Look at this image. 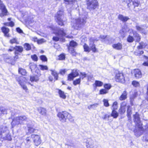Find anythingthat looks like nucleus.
Instances as JSON below:
<instances>
[{
	"mask_svg": "<svg viewBox=\"0 0 148 148\" xmlns=\"http://www.w3.org/2000/svg\"><path fill=\"white\" fill-rule=\"evenodd\" d=\"M90 48H91L93 52H95L96 51L97 49L96 48L95 45L92 46V47Z\"/></svg>",
	"mask_w": 148,
	"mask_h": 148,
	"instance_id": "obj_63",
	"label": "nucleus"
},
{
	"mask_svg": "<svg viewBox=\"0 0 148 148\" xmlns=\"http://www.w3.org/2000/svg\"><path fill=\"white\" fill-rule=\"evenodd\" d=\"M39 66L40 67V69L42 70H47L48 69V68L47 66L40 65Z\"/></svg>",
	"mask_w": 148,
	"mask_h": 148,
	"instance_id": "obj_45",
	"label": "nucleus"
},
{
	"mask_svg": "<svg viewBox=\"0 0 148 148\" xmlns=\"http://www.w3.org/2000/svg\"><path fill=\"white\" fill-rule=\"evenodd\" d=\"M8 24L9 26H10L11 27H12L13 26H14V23L12 21H10V22H9V23H4V25H7V24Z\"/></svg>",
	"mask_w": 148,
	"mask_h": 148,
	"instance_id": "obj_56",
	"label": "nucleus"
},
{
	"mask_svg": "<svg viewBox=\"0 0 148 148\" xmlns=\"http://www.w3.org/2000/svg\"><path fill=\"white\" fill-rule=\"evenodd\" d=\"M36 72L37 73V75L30 77V80L31 82H37L39 80L38 77L40 75V71L39 69H37L36 70Z\"/></svg>",
	"mask_w": 148,
	"mask_h": 148,
	"instance_id": "obj_11",
	"label": "nucleus"
},
{
	"mask_svg": "<svg viewBox=\"0 0 148 148\" xmlns=\"http://www.w3.org/2000/svg\"><path fill=\"white\" fill-rule=\"evenodd\" d=\"M133 73L136 78H140L142 77V74L140 70L138 69H135L133 71Z\"/></svg>",
	"mask_w": 148,
	"mask_h": 148,
	"instance_id": "obj_13",
	"label": "nucleus"
},
{
	"mask_svg": "<svg viewBox=\"0 0 148 148\" xmlns=\"http://www.w3.org/2000/svg\"><path fill=\"white\" fill-rule=\"evenodd\" d=\"M134 121L136 125L139 127L141 126V123L140 115L138 112H136L135 114L133 115Z\"/></svg>",
	"mask_w": 148,
	"mask_h": 148,
	"instance_id": "obj_7",
	"label": "nucleus"
},
{
	"mask_svg": "<svg viewBox=\"0 0 148 148\" xmlns=\"http://www.w3.org/2000/svg\"><path fill=\"white\" fill-rule=\"evenodd\" d=\"M21 124V122L18 117H17L14 118L11 123V125L13 127L14 126L16 125H18L19 124Z\"/></svg>",
	"mask_w": 148,
	"mask_h": 148,
	"instance_id": "obj_14",
	"label": "nucleus"
},
{
	"mask_svg": "<svg viewBox=\"0 0 148 148\" xmlns=\"http://www.w3.org/2000/svg\"><path fill=\"white\" fill-rule=\"evenodd\" d=\"M18 117L21 123L22 121H26L27 119V117L25 116H21Z\"/></svg>",
	"mask_w": 148,
	"mask_h": 148,
	"instance_id": "obj_34",
	"label": "nucleus"
},
{
	"mask_svg": "<svg viewBox=\"0 0 148 148\" xmlns=\"http://www.w3.org/2000/svg\"><path fill=\"white\" fill-rule=\"evenodd\" d=\"M22 88L24 90H25L26 92H27V90H28L27 88V86L26 85L24 84V83L23 82L20 84Z\"/></svg>",
	"mask_w": 148,
	"mask_h": 148,
	"instance_id": "obj_47",
	"label": "nucleus"
},
{
	"mask_svg": "<svg viewBox=\"0 0 148 148\" xmlns=\"http://www.w3.org/2000/svg\"><path fill=\"white\" fill-rule=\"evenodd\" d=\"M146 88L147 92L145 96V100L148 101V84L146 86Z\"/></svg>",
	"mask_w": 148,
	"mask_h": 148,
	"instance_id": "obj_50",
	"label": "nucleus"
},
{
	"mask_svg": "<svg viewBox=\"0 0 148 148\" xmlns=\"http://www.w3.org/2000/svg\"><path fill=\"white\" fill-rule=\"evenodd\" d=\"M29 67L31 69V71L32 72V70H34L36 69H38L37 68V65L33 62L30 63L29 64Z\"/></svg>",
	"mask_w": 148,
	"mask_h": 148,
	"instance_id": "obj_21",
	"label": "nucleus"
},
{
	"mask_svg": "<svg viewBox=\"0 0 148 148\" xmlns=\"http://www.w3.org/2000/svg\"><path fill=\"white\" fill-rule=\"evenodd\" d=\"M58 59L60 60H64L65 58V55L64 54H62L59 56Z\"/></svg>",
	"mask_w": 148,
	"mask_h": 148,
	"instance_id": "obj_38",
	"label": "nucleus"
},
{
	"mask_svg": "<svg viewBox=\"0 0 148 148\" xmlns=\"http://www.w3.org/2000/svg\"><path fill=\"white\" fill-rule=\"evenodd\" d=\"M36 40H37V43L39 44H42L45 42V40L43 38L41 39L40 40H38L37 38H36Z\"/></svg>",
	"mask_w": 148,
	"mask_h": 148,
	"instance_id": "obj_42",
	"label": "nucleus"
},
{
	"mask_svg": "<svg viewBox=\"0 0 148 148\" xmlns=\"http://www.w3.org/2000/svg\"><path fill=\"white\" fill-rule=\"evenodd\" d=\"M87 8L90 10H95L98 6L97 0H86Z\"/></svg>",
	"mask_w": 148,
	"mask_h": 148,
	"instance_id": "obj_4",
	"label": "nucleus"
},
{
	"mask_svg": "<svg viewBox=\"0 0 148 148\" xmlns=\"http://www.w3.org/2000/svg\"><path fill=\"white\" fill-rule=\"evenodd\" d=\"M112 47L114 49L118 50H120L122 49V45L121 43L119 42L117 44H113Z\"/></svg>",
	"mask_w": 148,
	"mask_h": 148,
	"instance_id": "obj_19",
	"label": "nucleus"
},
{
	"mask_svg": "<svg viewBox=\"0 0 148 148\" xmlns=\"http://www.w3.org/2000/svg\"><path fill=\"white\" fill-rule=\"evenodd\" d=\"M23 77L22 76L17 77L16 78V80L18 82L19 84H20L23 83L22 80L23 79Z\"/></svg>",
	"mask_w": 148,
	"mask_h": 148,
	"instance_id": "obj_36",
	"label": "nucleus"
},
{
	"mask_svg": "<svg viewBox=\"0 0 148 148\" xmlns=\"http://www.w3.org/2000/svg\"><path fill=\"white\" fill-rule=\"evenodd\" d=\"M117 103L116 101L114 102L112 106V108L113 109V110H115L117 109Z\"/></svg>",
	"mask_w": 148,
	"mask_h": 148,
	"instance_id": "obj_52",
	"label": "nucleus"
},
{
	"mask_svg": "<svg viewBox=\"0 0 148 148\" xmlns=\"http://www.w3.org/2000/svg\"><path fill=\"white\" fill-rule=\"evenodd\" d=\"M132 84L135 87H138L140 86V84L139 82L136 81H133Z\"/></svg>",
	"mask_w": 148,
	"mask_h": 148,
	"instance_id": "obj_39",
	"label": "nucleus"
},
{
	"mask_svg": "<svg viewBox=\"0 0 148 148\" xmlns=\"http://www.w3.org/2000/svg\"><path fill=\"white\" fill-rule=\"evenodd\" d=\"M87 143L88 144V145H89V148H96L97 147H94V146H92V145H93L92 144V140L90 139H89L87 141Z\"/></svg>",
	"mask_w": 148,
	"mask_h": 148,
	"instance_id": "obj_32",
	"label": "nucleus"
},
{
	"mask_svg": "<svg viewBox=\"0 0 148 148\" xmlns=\"http://www.w3.org/2000/svg\"><path fill=\"white\" fill-rule=\"evenodd\" d=\"M40 59L43 61H47V59L45 55H42L40 57Z\"/></svg>",
	"mask_w": 148,
	"mask_h": 148,
	"instance_id": "obj_49",
	"label": "nucleus"
},
{
	"mask_svg": "<svg viewBox=\"0 0 148 148\" xmlns=\"http://www.w3.org/2000/svg\"><path fill=\"white\" fill-rule=\"evenodd\" d=\"M136 27L137 30L143 32L144 31V29L142 27L138 26H136Z\"/></svg>",
	"mask_w": 148,
	"mask_h": 148,
	"instance_id": "obj_57",
	"label": "nucleus"
},
{
	"mask_svg": "<svg viewBox=\"0 0 148 148\" xmlns=\"http://www.w3.org/2000/svg\"><path fill=\"white\" fill-rule=\"evenodd\" d=\"M115 79L117 82L121 83L125 82V78L123 73L119 72L116 74Z\"/></svg>",
	"mask_w": 148,
	"mask_h": 148,
	"instance_id": "obj_10",
	"label": "nucleus"
},
{
	"mask_svg": "<svg viewBox=\"0 0 148 148\" xmlns=\"http://www.w3.org/2000/svg\"><path fill=\"white\" fill-rule=\"evenodd\" d=\"M125 111V107H120L119 109V112L121 114H124Z\"/></svg>",
	"mask_w": 148,
	"mask_h": 148,
	"instance_id": "obj_37",
	"label": "nucleus"
},
{
	"mask_svg": "<svg viewBox=\"0 0 148 148\" xmlns=\"http://www.w3.org/2000/svg\"><path fill=\"white\" fill-rule=\"evenodd\" d=\"M134 40V38L130 36H129L127 38V41L129 42H132Z\"/></svg>",
	"mask_w": 148,
	"mask_h": 148,
	"instance_id": "obj_40",
	"label": "nucleus"
},
{
	"mask_svg": "<svg viewBox=\"0 0 148 148\" xmlns=\"http://www.w3.org/2000/svg\"><path fill=\"white\" fill-rule=\"evenodd\" d=\"M51 72V74L54 76L55 79L57 80L58 79V74L56 71L51 70H50Z\"/></svg>",
	"mask_w": 148,
	"mask_h": 148,
	"instance_id": "obj_33",
	"label": "nucleus"
},
{
	"mask_svg": "<svg viewBox=\"0 0 148 148\" xmlns=\"http://www.w3.org/2000/svg\"><path fill=\"white\" fill-rule=\"evenodd\" d=\"M80 78L77 79L76 80L73 82V84L75 85H76L78 84H79L80 82Z\"/></svg>",
	"mask_w": 148,
	"mask_h": 148,
	"instance_id": "obj_43",
	"label": "nucleus"
},
{
	"mask_svg": "<svg viewBox=\"0 0 148 148\" xmlns=\"http://www.w3.org/2000/svg\"><path fill=\"white\" fill-rule=\"evenodd\" d=\"M2 32L4 33V36L8 37L10 36L9 32L10 31L9 29L5 27H3L1 28Z\"/></svg>",
	"mask_w": 148,
	"mask_h": 148,
	"instance_id": "obj_12",
	"label": "nucleus"
},
{
	"mask_svg": "<svg viewBox=\"0 0 148 148\" xmlns=\"http://www.w3.org/2000/svg\"><path fill=\"white\" fill-rule=\"evenodd\" d=\"M127 116L128 120L130 121L131 119V115L132 113V108L130 106H127Z\"/></svg>",
	"mask_w": 148,
	"mask_h": 148,
	"instance_id": "obj_16",
	"label": "nucleus"
},
{
	"mask_svg": "<svg viewBox=\"0 0 148 148\" xmlns=\"http://www.w3.org/2000/svg\"><path fill=\"white\" fill-rule=\"evenodd\" d=\"M75 77L74 76L73 74L72 73L69 75L68 76V79L70 80H73Z\"/></svg>",
	"mask_w": 148,
	"mask_h": 148,
	"instance_id": "obj_54",
	"label": "nucleus"
},
{
	"mask_svg": "<svg viewBox=\"0 0 148 148\" xmlns=\"http://www.w3.org/2000/svg\"><path fill=\"white\" fill-rule=\"evenodd\" d=\"M80 74L82 76H81L80 78H82V79H83L84 77H86L87 76V75L84 73H80Z\"/></svg>",
	"mask_w": 148,
	"mask_h": 148,
	"instance_id": "obj_64",
	"label": "nucleus"
},
{
	"mask_svg": "<svg viewBox=\"0 0 148 148\" xmlns=\"http://www.w3.org/2000/svg\"><path fill=\"white\" fill-rule=\"evenodd\" d=\"M103 102L104 103V105L105 106L107 107L109 106V104L108 100L104 99L103 100Z\"/></svg>",
	"mask_w": 148,
	"mask_h": 148,
	"instance_id": "obj_46",
	"label": "nucleus"
},
{
	"mask_svg": "<svg viewBox=\"0 0 148 148\" xmlns=\"http://www.w3.org/2000/svg\"><path fill=\"white\" fill-rule=\"evenodd\" d=\"M111 87V86L110 84H106L104 85V87L108 91V90L110 89Z\"/></svg>",
	"mask_w": 148,
	"mask_h": 148,
	"instance_id": "obj_51",
	"label": "nucleus"
},
{
	"mask_svg": "<svg viewBox=\"0 0 148 148\" xmlns=\"http://www.w3.org/2000/svg\"><path fill=\"white\" fill-rule=\"evenodd\" d=\"M127 93L126 90L124 91L119 97V99L121 101L124 100L127 98Z\"/></svg>",
	"mask_w": 148,
	"mask_h": 148,
	"instance_id": "obj_18",
	"label": "nucleus"
},
{
	"mask_svg": "<svg viewBox=\"0 0 148 148\" xmlns=\"http://www.w3.org/2000/svg\"><path fill=\"white\" fill-rule=\"evenodd\" d=\"M132 32L133 34V36L135 39L136 42H139L141 39V36L136 31H133Z\"/></svg>",
	"mask_w": 148,
	"mask_h": 148,
	"instance_id": "obj_15",
	"label": "nucleus"
},
{
	"mask_svg": "<svg viewBox=\"0 0 148 148\" xmlns=\"http://www.w3.org/2000/svg\"><path fill=\"white\" fill-rule=\"evenodd\" d=\"M86 18H76L75 19L73 24H72L73 27L75 29H78L79 27H81L85 23Z\"/></svg>",
	"mask_w": 148,
	"mask_h": 148,
	"instance_id": "obj_3",
	"label": "nucleus"
},
{
	"mask_svg": "<svg viewBox=\"0 0 148 148\" xmlns=\"http://www.w3.org/2000/svg\"><path fill=\"white\" fill-rule=\"evenodd\" d=\"M66 32V30H64L63 28L58 29L55 33L56 36H54L53 38V40L56 41H58L60 40V41L64 42L65 39L63 38V37H68Z\"/></svg>",
	"mask_w": 148,
	"mask_h": 148,
	"instance_id": "obj_1",
	"label": "nucleus"
},
{
	"mask_svg": "<svg viewBox=\"0 0 148 148\" xmlns=\"http://www.w3.org/2000/svg\"><path fill=\"white\" fill-rule=\"evenodd\" d=\"M35 130L33 127H29L28 128V131L30 133H32L34 132Z\"/></svg>",
	"mask_w": 148,
	"mask_h": 148,
	"instance_id": "obj_59",
	"label": "nucleus"
},
{
	"mask_svg": "<svg viewBox=\"0 0 148 148\" xmlns=\"http://www.w3.org/2000/svg\"><path fill=\"white\" fill-rule=\"evenodd\" d=\"M71 122L74 121V119H73L72 117L71 116V114L69 113V115H68L67 118Z\"/></svg>",
	"mask_w": 148,
	"mask_h": 148,
	"instance_id": "obj_60",
	"label": "nucleus"
},
{
	"mask_svg": "<svg viewBox=\"0 0 148 148\" xmlns=\"http://www.w3.org/2000/svg\"><path fill=\"white\" fill-rule=\"evenodd\" d=\"M90 48L92 47V46L93 45H95L94 44V40L92 38H91L90 39Z\"/></svg>",
	"mask_w": 148,
	"mask_h": 148,
	"instance_id": "obj_62",
	"label": "nucleus"
},
{
	"mask_svg": "<svg viewBox=\"0 0 148 148\" xmlns=\"http://www.w3.org/2000/svg\"><path fill=\"white\" fill-rule=\"evenodd\" d=\"M0 9L1 10L2 12L0 14V16L3 17L7 15L8 11L5 7L1 1L0 3Z\"/></svg>",
	"mask_w": 148,
	"mask_h": 148,
	"instance_id": "obj_9",
	"label": "nucleus"
},
{
	"mask_svg": "<svg viewBox=\"0 0 148 148\" xmlns=\"http://www.w3.org/2000/svg\"><path fill=\"white\" fill-rule=\"evenodd\" d=\"M0 109L2 114L7 113V110L5 109L3 107L0 108Z\"/></svg>",
	"mask_w": 148,
	"mask_h": 148,
	"instance_id": "obj_55",
	"label": "nucleus"
},
{
	"mask_svg": "<svg viewBox=\"0 0 148 148\" xmlns=\"http://www.w3.org/2000/svg\"><path fill=\"white\" fill-rule=\"evenodd\" d=\"M72 73L73 74L74 76L75 77L79 75V73L77 71V70H73Z\"/></svg>",
	"mask_w": 148,
	"mask_h": 148,
	"instance_id": "obj_53",
	"label": "nucleus"
},
{
	"mask_svg": "<svg viewBox=\"0 0 148 148\" xmlns=\"http://www.w3.org/2000/svg\"><path fill=\"white\" fill-rule=\"evenodd\" d=\"M139 45L137 47V49H142L145 48L147 46V44L146 42H141L139 43Z\"/></svg>",
	"mask_w": 148,
	"mask_h": 148,
	"instance_id": "obj_20",
	"label": "nucleus"
},
{
	"mask_svg": "<svg viewBox=\"0 0 148 148\" xmlns=\"http://www.w3.org/2000/svg\"><path fill=\"white\" fill-rule=\"evenodd\" d=\"M69 115L68 112L66 111H63L59 112L57 114V116L62 122L65 123L66 122Z\"/></svg>",
	"mask_w": 148,
	"mask_h": 148,
	"instance_id": "obj_5",
	"label": "nucleus"
},
{
	"mask_svg": "<svg viewBox=\"0 0 148 148\" xmlns=\"http://www.w3.org/2000/svg\"><path fill=\"white\" fill-rule=\"evenodd\" d=\"M58 93L60 97L61 98L63 99H65L66 98V96L65 95L64 92L61 90H59Z\"/></svg>",
	"mask_w": 148,
	"mask_h": 148,
	"instance_id": "obj_24",
	"label": "nucleus"
},
{
	"mask_svg": "<svg viewBox=\"0 0 148 148\" xmlns=\"http://www.w3.org/2000/svg\"><path fill=\"white\" fill-rule=\"evenodd\" d=\"M95 87L101 86L103 85V83L99 81H96L95 83Z\"/></svg>",
	"mask_w": 148,
	"mask_h": 148,
	"instance_id": "obj_35",
	"label": "nucleus"
},
{
	"mask_svg": "<svg viewBox=\"0 0 148 148\" xmlns=\"http://www.w3.org/2000/svg\"><path fill=\"white\" fill-rule=\"evenodd\" d=\"M10 42L12 44L13 43L18 44V42H17V40L16 38H14L10 40Z\"/></svg>",
	"mask_w": 148,
	"mask_h": 148,
	"instance_id": "obj_44",
	"label": "nucleus"
},
{
	"mask_svg": "<svg viewBox=\"0 0 148 148\" xmlns=\"http://www.w3.org/2000/svg\"><path fill=\"white\" fill-rule=\"evenodd\" d=\"M119 115L118 112L114 110H112L111 116L114 118H116Z\"/></svg>",
	"mask_w": 148,
	"mask_h": 148,
	"instance_id": "obj_31",
	"label": "nucleus"
},
{
	"mask_svg": "<svg viewBox=\"0 0 148 148\" xmlns=\"http://www.w3.org/2000/svg\"><path fill=\"white\" fill-rule=\"evenodd\" d=\"M0 138L9 140H11L12 138L7 126L2 125L0 127Z\"/></svg>",
	"mask_w": 148,
	"mask_h": 148,
	"instance_id": "obj_2",
	"label": "nucleus"
},
{
	"mask_svg": "<svg viewBox=\"0 0 148 148\" xmlns=\"http://www.w3.org/2000/svg\"><path fill=\"white\" fill-rule=\"evenodd\" d=\"M108 90L106 89H102L100 90V94H104L108 92Z\"/></svg>",
	"mask_w": 148,
	"mask_h": 148,
	"instance_id": "obj_48",
	"label": "nucleus"
},
{
	"mask_svg": "<svg viewBox=\"0 0 148 148\" xmlns=\"http://www.w3.org/2000/svg\"><path fill=\"white\" fill-rule=\"evenodd\" d=\"M31 58L32 60L34 61H36L38 60V57L36 55H34L33 56H32Z\"/></svg>",
	"mask_w": 148,
	"mask_h": 148,
	"instance_id": "obj_61",
	"label": "nucleus"
},
{
	"mask_svg": "<svg viewBox=\"0 0 148 148\" xmlns=\"http://www.w3.org/2000/svg\"><path fill=\"white\" fill-rule=\"evenodd\" d=\"M77 45V43L74 41H71L70 42L69 45L68 47H70L71 48H74Z\"/></svg>",
	"mask_w": 148,
	"mask_h": 148,
	"instance_id": "obj_28",
	"label": "nucleus"
},
{
	"mask_svg": "<svg viewBox=\"0 0 148 148\" xmlns=\"http://www.w3.org/2000/svg\"><path fill=\"white\" fill-rule=\"evenodd\" d=\"M133 5L134 6V10L135 11H137V10H135V7H138L139 5L140 4V2L137 3L136 2L134 3H132Z\"/></svg>",
	"mask_w": 148,
	"mask_h": 148,
	"instance_id": "obj_58",
	"label": "nucleus"
},
{
	"mask_svg": "<svg viewBox=\"0 0 148 148\" xmlns=\"http://www.w3.org/2000/svg\"><path fill=\"white\" fill-rule=\"evenodd\" d=\"M118 18L123 22H126L130 18L128 16H124L122 14H119L118 16Z\"/></svg>",
	"mask_w": 148,
	"mask_h": 148,
	"instance_id": "obj_17",
	"label": "nucleus"
},
{
	"mask_svg": "<svg viewBox=\"0 0 148 148\" xmlns=\"http://www.w3.org/2000/svg\"><path fill=\"white\" fill-rule=\"evenodd\" d=\"M68 50L69 52L73 56H75L76 53L75 51L74 48H71L70 47H68Z\"/></svg>",
	"mask_w": 148,
	"mask_h": 148,
	"instance_id": "obj_23",
	"label": "nucleus"
},
{
	"mask_svg": "<svg viewBox=\"0 0 148 148\" xmlns=\"http://www.w3.org/2000/svg\"><path fill=\"white\" fill-rule=\"evenodd\" d=\"M84 48L85 51L88 52H89L90 51L89 47L86 44H85L84 45Z\"/></svg>",
	"mask_w": 148,
	"mask_h": 148,
	"instance_id": "obj_41",
	"label": "nucleus"
},
{
	"mask_svg": "<svg viewBox=\"0 0 148 148\" xmlns=\"http://www.w3.org/2000/svg\"><path fill=\"white\" fill-rule=\"evenodd\" d=\"M38 110L40 114L42 115H45L46 114V110L45 109L40 107L38 108Z\"/></svg>",
	"mask_w": 148,
	"mask_h": 148,
	"instance_id": "obj_22",
	"label": "nucleus"
},
{
	"mask_svg": "<svg viewBox=\"0 0 148 148\" xmlns=\"http://www.w3.org/2000/svg\"><path fill=\"white\" fill-rule=\"evenodd\" d=\"M18 71L19 73L23 75H25L27 73L26 70L22 68H19Z\"/></svg>",
	"mask_w": 148,
	"mask_h": 148,
	"instance_id": "obj_26",
	"label": "nucleus"
},
{
	"mask_svg": "<svg viewBox=\"0 0 148 148\" xmlns=\"http://www.w3.org/2000/svg\"><path fill=\"white\" fill-rule=\"evenodd\" d=\"M32 138L33 140L34 144L37 146L40 144L41 140L40 137L38 135L36 134H32L31 135Z\"/></svg>",
	"mask_w": 148,
	"mask_h": 148,
	"instance_id": "obj_6",
	"label": "nucleus"
},
{
	"mask_svg": "<svg viewBox=\"0 0 148 148\" xmlns=\"http://www.w3.org/2000/svg\"><path fill=\"white\" fill-rule=\"evenodd\" d=\"M63 14V11L60 10L56 15L55 17L57 20V22L59 25L62 26L63 25V21L61 19V17Z\"/></svg>",
	"mask_w": 148,
	"mask_h": 148,
	"instance_id": "obj_8",
	"label": "nucleus"
},
{
	"mask_svg": "<svg viewBox=\"0 0 148 148\" xmlns=\"http://www.w3.org/2000/svg\"><path fill=\"white\" fill-rule=\"evenodd\" d=\"M98 103H95L89 106H88V108L89 110L91 109H95L98 106Z\"/></svg>",
	"mask_w": 148,
	"mask_h": 148,
	"instance_id": "obj_30",
	"label": "nucleus"
},
{
	"mask_svg": "<svg viewBox=\"0 0 148 148\" xmlns=\"http://www.w3.org/2000/svg\"><path fill=\"white\" fill-rule=\"evenodd\" d=\"M76 1V0H64V3L66 5L73 4Z\"/></svg>",
	"mask_w": 148,
	"mask_h": 148,
	"instance_id": "obj_25",
	"label": "nucleus"
},
{
	"mask_svg": "<svg viewBox=\"0 0 148 148\" xmlns=\"http://www.w3.org/2000/svg\"><path fill=\"white\" fill-rule=\"evenodd\" d=\"M24 48L27 51H29L31 49L30 45L28 43H26L24 45Z\"/></svg>",
	"mask_w": 148,
	"mask_h": 148,
	"instance_id": "obj_29",
	"label": "nucleus"
},
{
	"mask_svg": "<svg viewBox=\"0 0 148 148\" xmlns=\"http://www.w3.org/2000/svg\"><path fill=\"white\" fill-rule=\"evenodd\" d=\"M15 50L20 53H21L23 51V47L20 46H16L15 47Z\"/></svg>",
	"mask_w": 148,
	"mask_h": 148,
	"instance_id": "obj_27",
	"label": "nucleus"
}]
</instances>
